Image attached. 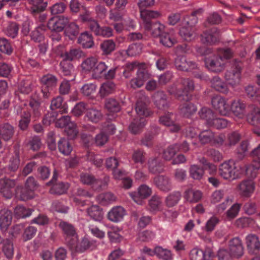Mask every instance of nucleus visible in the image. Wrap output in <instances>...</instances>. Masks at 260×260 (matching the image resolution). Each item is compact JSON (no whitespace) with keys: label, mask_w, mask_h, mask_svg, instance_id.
I'll use <instances>...</instances> for the list:
<instances>
[{"label":"nucleus","mask_w":260,"mask_h":260,"mask_svg":"<svg viewBox=\"0 0 260 260\" xmlns=\"http://www.w3.org/2000/svg\"><path fill=\"white\" fill-rule=\"evenodd\" d=\"M252 155L253 162L245 169L244 166L232 160L222 162L219 167V175L229 181L237 179L244 174L250 178H255L257 170L260 168V144L252 151Z\"/></svg>","instance_id":"obj_1"},{"label":"nucleus","mask_w":260,"mask_h":260,"mask_svg":"<svg viewBox=\"0 0 260 260\" xmlns=\"http://www.w3.org/2000/svg\"><path fill=\"white\" fill-rule=\"evenodd\" d=\"M233 54V52L229 48H220L206 59V66L211 72H221L224 70L227 60L230 59Z\"/></svg>","instance_id":"obj_2"},{"label":"nucleus","mask_w":260,"mask_h":260,"mask_svg":"<svg viewBox=\"0 0 260 260\" xmlns=\"http://www.w3.org/2000/svg\"><path fill=\"white\" fill-rule=\"evenodd\" d=\"M202 11V9H199L193 12L191 14L192 18L190 21L188 17L185 18L183 20H181L180 24L179 34L180 37L184 40L190 41L194 39L195 35L193 26L197 23V18L196 15L201 13Z\"/></svg>","instance_id":"obj_3"},{"label":"nucleus","mask_w":260,"mask_h":260,"mask_svg":"<svg viewBox=\"0 0 260 260\" xmlns=\"http://www.w3.org/2000/svg\"><path fill=\"white\" fill-rule=\"evenodd\" d=\"M83 71L90 73L95 78L101 77L108 68V66L103 61H99L94 57L85 59L81 63Z\"/></svg>","instance_id":"obj_4"},{"label":"nucleus","mask_w":260,"mask_h":260,"mask_svg":"<svg viewBox=\"0 0 260 260\" xmlns=\"http://www.w3.org/2000/svg\"><path fill=\"white\" fill-rule=\"evenodd\" d=\"M199 114L201 118L205 120L208 126L220 129L226 127L228 124V121L225 119L216 117L210 109L204 107L201 109Z\"/></svg>","instance_id":"obj_5"},{"label":"nucleus","mask_w":260,"mask_h":260,"mask_svg":"<svg viewBox=\"0 0 260 260\" xmlns=\"http://www.w3.org/2000/svg\"><path fill=\"white\" fill-rule=\"evenodd\" d=\"M194 88V84L192 80L189 79H181L177 85H173L168 89L169 92L174 95L178 98L183 100H187V93Z\"/></svg>","instance_id":"obj_6"},{"label":"nucleus","mask_w":260,"mask_h":260,"mask_svg":"<svg viewBox=\"0 0 260 260\" xmlns=\"http://www.w3.org/2000/svg\"><path fill=\"white\" fill-rule=\"evenodd\" d=\"M37 186L36 182L32 177H29L25 183V188L17 187L16 194L22 201H26L32 198L34 196V190Z\"/></svg>","instance_id":"obj_7"},{"label":"nucleus","mask_w":260,"mask_h":260,"mask_svg":"<svg viewBox=\"0 0 260 260\" xmlns=\"http://www.w3.org/2000/svg\"><path fill=\"white\" fill-rule=\"evenodd\" d=\"M213 108L222 116H229L231 114V102L220 95H216L212 99Z\"/></svg>","instance_id":"obj_8"},{"label":"nucleus","mask_w":260,"mask_h":260,"mask_svg":"<svg viewBox=\"0 0 260 260\" xmlns=\"http://www.w3.org/2000/svg\"><path fill=\"white\" fill-rule=\"evenodd\" d=\"M255 188V183L252 179L242 180L237 186V189L239 194L244 198H249L253 193Z\"/></svg>","instance_id":"obj_9"},{"label":"nucleus","mask_w":260,"mask_h":260,"mask_svg":"<svg viewBox=\"0 0 260 260\" xmlns=\"http://www.w3.org/2000/svg\"><path fill=\"white\" fill-rule=\"evenodd\" d=\"M59 227L66 235V240L68 244H74L78 242V236L72 225L64 221H61L59 223Z\"/></svg>","instance_id":"obj_10"},{"label":"nucleus","mask_w":260,"mask_h":260,"mask_svg":"<svg viewBox=\"0 0 260 260\" xmlns=\"http://www.w3.org/2000/svg\"><path fill=\"white\" fill-rule=\"evenodd\" d=\"M40 81L42 84L43 96L45 98H48L49 96V90L56 86L57 79L51 74H47L41 78Z\"/></svg>","instance_id":"obj_11"},{"label":"nucleus","mask_w":260,"mask_h":260,"mask_svg":"<svg viewBox=\"0 0 260 260\" xmlns=\"http://www.w3.org/2000/svg\"><path fill=\"white\" fill-rule=\"evenodd\" d=\"M246 104L237 99L231 102V113L239 119H243L246 116Z\"/></svg>","instance_id":"obj_12"},{"label":"nucleus","mask_w":260,"mask_h":260,"mask_svg":"<svg viewBox=\"0 0 260 260\" xmlns=\"http://www.w3.org/2000/svg\"><path fill=\"white\" fill-rule=\"evenodd\" d=\"M229 250L234 258H239L244 254V247L241 240L238 237L231 239L229 242Z\"/></svg>","instance_id":"obj_13"},{"label":"nucleus","mask_w":260,"mask_h":260,"mask_svg":"<svg viewBox=\"0 0 260 260\" xmlns=\"http://www.w3.org/2000/svg\"><path fill=\"white\" fill-rule=\"evenodd\" d=\"M68 22V19L66 17H53L49 19L47 26L52 31L60 32L65 27Z\"/></svg>","instance_id":"obj_14"},{"label":"nucleus","mask_w":260,"mask_h":260,"mask_svg":"<svg viewBox=\"0 0 260 260\" xmlns=\"http://www.w3.org/2000/svg\"><path fill=\"white\" fill-rule=\"evenodd\" d=\"M225 79L232 86L238 85L241 81L240 67L238 65L234 69L228 70L225 73Z\"/></svg>","instance_id":"obj_15"},{"label":"nucleus","mask_w":260,"mask_h":260,"mask_svg":"<svg viewBox=\"0 0 260 260\" xmlns=\"http://www.w3.org/2000/svg\"><path fill=\"white\" fill-rule=\"evenodd\" d=\"M15 185V180L8 178L0 179V190L4 197L7 199L11 198L13 194L11 189Z\"/></svg>","instance_id":"obj_16"},{"label":"nucleus","mask_w":260,"mask_h":260,"mask_svg":"<svg viewBox=\"0 0 260 260\" xmlns=\"http://www.w3.org/2000/svg\"><path fill=\"white\" fill-rule=\"evenodd\" d=\"M151 192L150 187L146 185H142L139 187L138 192L131 193L129 194L136 203L141 205L143 203L142 200L150 196Z\"/></svg>","instance_id":"obj_17"},{"label":"nucleus","mask_w":260,"mask_h":260,"mask_svg":"<svg viewBox=\"0 0 260 260\" xmlns=\"http://www.w3.org/2000/svg\"><path fill=\"white\" fill-rule=\"evenodd\" d=\"M245 243L249 252L254 254L260 249V241L258 237L253 234H249L245 237Z\"/></svg>","instance_id":"obj_18"},{"label":"nucleus","mask_w":260,"mask_h":260,"mask_svg":"<svg viewBox=\"0 0 260 260\" xmlns=\"http://www.w3.org/2000/svg\"><path fill=\"white\" fill-rule=\"evenodd\" d=\"M150 74L145 69H139L137 72V77L133 79L129 82V85L133 88L141 87L144 82L149 79Z\"/></svg>","instance_id":"obj_19"},{"label":"nucleus","mask_w":260,"mask_h":260,"mask_svg":"<svg viewBox=\"0 0 260 260\" xmlns=\"http://www.w3.org/2000/svg\"><path fill=\"white\" fill-rule=\"evenodd\" d=\"M176 68L181 71H189L197 68V64L192 61L187 60L184 56H178L175 59Z\"/></svg>","instance_id":"obj_20"},{"label":"nucleus","mask_w":260,"mask_h":260,"mask_svg":"<svg viewBox=\"0 0 260 260\" xmlns=\"http://www.w3.org/2000/svg\"><path fill=\"white\" fill-rule=\"evenodd\" d=\"M126 214L125 210L121 206L113 207L108 213L109 220L114 222L121 221Z\"/></svg>","instance_id":"obj_21"},{"label":"nucleus","mask_w":260,"mask_h":260,"mask_svg":"<svg viewBox=\"0 0 260 260\" xmlns=\"http://www.w3.org/2000/svg\"><path fill=\"white\" fill-rule=\"evenodd\" d=\"M12 220V213L8 209H3L0 211V228L3 232L7 231Z\"/></svg>","instance_id":"obj_22"},{"label":"nucleus","mask_w":260,"mask_h":260,"mask_svg":"<svg viewBox=\"0 0 260 260\" xmlns=\"http://www.w3.org/2000/svg\"><path fill=\"white\" fill-rule=\"evenodd\" d=\"M140 14L145 29L150 28V26L152 23L150 21L151 19L157 18L160 15L158 11H151L147 9L140 10Z\"/></svg>","instance_id":"obj_23"},{"label":"nucleus","mask_w":260,"mask_h":260,"mask_svg":"<svg viewBox=\"0 0 260 260\" xmlns=\"http://www.w3.org/2000/svg\"><path fill=\"white\" fill-rule=\"evenodd\" d=\"M175 115L172 113H168L161 116L159 118V122L167 126L170 127V131L173 132H177L180 127L174 123Z\"/></svg>","instance_id":"obj_24"},{"label":"nucleus","mask_w":260,"mask_h":260,"mask_svg":"<svg viewBox=\"0 0 260 260\" xmlns=\"http://www.w3.org/2000/svg\"><path fill=\"white\" fill-rule=\"evenodd\" d=\"M146 99L145 96H143L142 100L138 101L136 104V111L137 115V118L140 120H142V118L145 119V118L150 114V112L147 108L146 103L144 102L146 100Z\"/></svg>","instance_id":"obj_25"},{"label":"nucleus","mask_w":260,"mask_h":260,"mask_svg":"<svg viewBox=\"0 0 260 260\" xmlns=\"http://www.w3.org/2000/svg\"><path fill=\"white\" fill-rule=\"evenodd\" d=\"M189 257L190 260H207L213 258L211 252L206 253L198 247L193 248L190 250Z\"/></svg>","instance_id":"obj_26"},{"label":"nucleus","mask_w":260,"mask_h":260,"mask_svg":"<svg viewBox=\"0 0 260 260\" xmlns=\"http://www.w3.org/2000/svg\"><path fill=\"white\" fill-rule=\"evenodd\" d=\"M91 30L98 36L110 37L112 36V29L108 27H100L96 21H93L90 25Z\"/></svg>","instance_id":"obj_27"},{"label":"nucleus","mask_w":260,"mask_h":260,"mask_svg":"<svg viewBox=\"0 0 260 260\" xmlns=\"http://www.w3.org/2000/svg\"><path fill=\"white\" fill-rule=\"evenodd\" d=\"M154 183L160 190L167 192L172 188L170 179L164 176H158L154 178Z\"/></svg>","instance_id":"obj_28"},{"label":"nucleus","mask_w":260,"mask_h":260,"mask_svg":"<svg viewBox=\"0 0 260 260\" xmlns=\"http://www.w3.org/2000/svg\"><path fill=\"white\" fill-rule=\"evenodd\" d=\"M103 117L101 112L95 108L88 109L84 118L93 123L100 121Z\"/></svg>","instance_id":"obj_29"},{"label":"nucleus","mask_w":260,"mask_h":260,"mask_svg":"<svg viewBox=\"0 0 260 260\" xmlns=\"http://www.w3.org/2000/svg\"><path fill=\"white\" fill-rule=\"evenodd\" d=\"M87 213L95 221L100 222L103 219L104 213L102 209L98 206L93 205L88 208Z\"/></svg>","instance_id":"obj_30"},{"label":"nucleus","mask_w":260,"mask_h":260,"mask_svg":"<svg viewBox=\"0 0 260 260\" xmlns=\"http://www.w3.org/2000/svg\"><path fill=\"white\" fill-rule=\"evenodd\" d=\"M32 13H39L44 11L47 6L44 0H27Z\"/></svg>","instance_id":"obj_31"},{"label":"nucleus","mask_w":260,"mask_h":260,"mask_svg":"<svg viewBox=\"0 0 260 260\" xmlns=\"http://www.w3.org/2000/svg\"><path fill=\"white\" fill-rule=\"evenodd\" d=\"M211 84L215 90L220 92L227 93L229 91L227 85L218 76H215L212 78Z\"/></svg>","instance_id":"obj_32"},{"label":"nucleus","mask_w":260,"mask_h":260,"mask_svg":"<svg viewBox=\"0 0 260 260\" xmlns=\"http://www.w3.org/2000/svg\"><path fill=\"white\" fill-rule=\"evenodd\" d=\"M116 200V196L112 193L108 192L99 195L96 198L98 203L102 205H107L113 203Z\"/></svg>","instance_id":"obj_33"},{"label":"nucleus","mask_w":260,"mask_h":260,"mask_svg":"<svg viewBox=\"0 0 260 260\" xmlns=\"http://www.w3.org/2000/svg\"><path fill=\"white\" fill-rule=\"evenodd\" d=\"M78 43L85 48H90L94 45L92 36L87 32L81 34L78 38Z\"/></svg>","instance_id":"obj_34"},{"label":"nucleus","mask_w":260,"mask_h":260,"mask_svg":"<svg viewBox=\"0 0 260 260\" xmlns=\"http://www.w3.org/2000/svg\"><path fill=\"white\" fill-rule=\"evenodd\" d=\"M202 193L198 190L189 188L186 190L184 193V198L189 202H197L202 198Z\"/></svg>","instance_id":"obj_35"},{"label":"nucleus","mask_w":260,"mask_h":260,"mask_svg":"<svg viewBox=\"0 0 260 260\" xmlns=\"http://www.w3.org/2000/svg\"><path fill=\"white\" fill-rule=\"evenodd\" d=\"M149 171L153 174L160 173L163 171L162 166L157 157L151 158L148 161Z\"/></svg>","instance_id":"obj_36"},{"label":"nucleus","mask_w":260,"mask_h":260,"mask_svg":"<svg viewBox=\"0 0 260 260\" xmlns=\"http://www.w3.org/2000/svg\"><path fill=\"white\" fill-rule=\"evenodd\" d=\"M13 127L9 124H4L0 128V136L5 141H8L14 135Z\"/></svg>","instance_id":"obj_37"},{"label":"nucleus","mask_w":260,"mask_h":260,"mask_svg":"<svg viewBox=\"0 0 260 260\" xmlns=\"http://www.w3.org/2000/svg\"><path fill=\"white\" fill-rule=\"evenodd\" d=\"M247 120L248 123L257 126L260 124V109L255 107L250 114L247 115Z\"/></svg>","instance_id":"obj_38"},{"label":"nucleus","mask_w":260,"mask_h":260,"mask_svg":"<svg viewBox=\"0 0 260 260\" xmlns=\"http://www.w3.org/2000/svg\"><path fill=\"white\" fill-rule=\"evenodd\" d=\"M79 32L78 26L75 23H71L65 28L64 34L71 40H74Z\"/></svg>","instance_id":"obj_39"},{"label":"nucleus","mask_w":260,"mask_h":260,"mask_svg":"<svg viewBox=\"0 0 260 260\" xmlns=\"http://www.w3.org/2000/svg\"><path fill=\"white\" fill-rule=\"evenodd\" d=\"M153 99L154 103L158 109H165L167 107L166 97L163 91H159L155 93Z\"/></svg>","instance_id":"obj_40"},{"label":"nucleus","mask_w":260,"mask_h":260,"mask_svg":"<svg viewBox=\"0 0 260 260\" xmlns=\"http://www.w3.org/2000/svg\"><path fill=\"white\" fill-rule=\"evenodd\" d=\"M142 120L136 118L133 122H132L129 126V131L133 134H138L146 124V119L141 118Z\"/></svg>","instance_id":"obj_41"},{"label":"nucleus","mask_w":260,"mask_h":260,"mask_svg":"<svg viewBox=\"0 0 260 260\" xmlns=\"http://www.w3.org/2000/svg\"><path fill=\"white\" fill-rule=\"evenodd\" d=\"M156 256L163 260H172L173 254L170 250L167 248H164L161 246L155 247Z\"/></svg>","instance_id":"obj_42"},{"label":"nucleus","mask_w":260,"mask_h":260,"mask_svg":"<svg viewBox=\"0 0 260 260\" xmlns=\"http://www.w3.org/2000/svg\"><path fill=\"white\" fill-rule=\"evenodd\" d=\"M190 176L196 180L201 179L204 174V170L197 165H192L189 169Z\"/></svg>","instance_id":"obj_43"},{"label":"nucleus","mask_w":260,"mask_h":260,"mask_svg":"<svg viewBox=\"0 0 260 260\" xmlns=\"http://www.w3.org/2000/svg\"><path fill=\"white\" fill-rule=\"evenodd\" d=\"M146 29L150 31L154 37H160L161 35L165 33V25L159 22H156L151 24L149 29Z\"/></svg>","instance_id":"obj_44"},{"label":"nucleus","mask_w":260,"mask_h":260,"mask_svg":"<svg viewBox=\"0 0 260 260\" xmlns=\"http://www.w3.org/2000/svg\"><path fill=\"white\" fill-rule=\"evenodd\" d=\"M82 55V52L80 49H73L69 52H65L61 54L63 61H72L74 59L80 58Z\"/></svg>","instance_id":"obj_45"},{"label":"nucleus","mask_w":260,"mask_h":260,"mask_svg":"<svg viewBox=\"0 0 260 260\" xmlns=\"http://www.w3.org/2000/svg\"><path fill=\"white\" fill-rule=\"evenodd\" d=\"M115 85L112 82H106L103 83L100 88L99 93L101 96H105L113 93L115 90Z\"/></svg>","instance_id":"obj_46"},{"label":"nucleus","mask_w":260,"mask_h":260,"mask_svg":"<svg viewBox=\"0 0 260 260\" xmlns=\"http://www.w3.org/2000/svg\"><path fill=\"white\" fill-rule=\"evenodd\" d=\"M50 108L52 110L61 108L63 112H68V106L63 102V99L60 96H58L52 100Z\"/></svg>","instance_id":"obj_47"},{"label":"nucleus","mask_w":260,"mask_h":260,"mask_svg":"<svg viewBox=\"0 0 260 260\" xmlns=\"http://www.w3.org/2000/svg\"><path fill=\"white\" fill-rule=\"evenodd\" d=\"M58 145L60 152L64 155L70 154L73 149L68 140L64 138L59 141Z\"/></svg>","instance_id":"obj_48"},{"label":"nucleus","mask_w":260,"mask_h":260,"mask_svg":"<svg viewBox=\"0 0 260 260\" xmlns=\"http://www.w3.org/2000/svg\"><path fill=\"white\" fill-rule=\"evenodd\" d=\"M181 198L179 192L175 191L169 194L166 199V204L168 207H172L176 205Z\"/></svg>","instance_id":"obj_49"},{"label":"nucleus","mask_w":260,"mask_h":260,"mask_svg":"<svg viewBox=\"0 0 260 260\" xmlns=\"http://www.w3.org/2000/svg\"><path fill=\"white\" fill-rule=\"evenodd\" d=\"M219 222V218L216 216H212L206 221L204 226V230L206 232L210 233L214 230Z\"/></svg>","instance_id":"obj_50"},{"label":"nucleus","mask_w":260,"mask_h":260,"mask_svg":"<svg viewBox=\"0 0 260 260\" xmlns=\"http://www.w3.org/2000/svg\"><path fill=\"white\" fill-rule=\"evenodd\" d=\"M69 184L66 183H59L53 185L50 192L53 194H61L66 192L69 188Z\"/></svg>","instance_id":"obj_51"},{"label":"nucleus","mask_w":260,"mask_h":260,"mask_svg":"<svg viewBox=\"0 0 260 260\" xmlns=\"http://www.w3.org/2000/svg\"><path fill=\"white\" fill-rule=\"evenodd\" d=\"M32 210L27 209L23 206H18L15 209V215L18 218H23L29 216L32 213Z\"/></svg>","instance_id":"obj_52"},{"label":"nucleus","mask_w":260,"mask_h":260,"mask_svg":"<svg viewBox=\"0 0 260 260\" xmlns=\"http://www.w3.org/2000/svg\"><path fill=\"white\" fill-rule=\"evenodd\" d=\"M96 86L94 83H87L84 84L81 88L82 94L86 96H92L95 92Z\"/></svg>","instance_id":"obj_53"},{"label":"nucleus","mask_w":260,"mask_h":260,"mask_svg":"<svg viewBox=\"0 0 260 260\" xmlns=\"http://www.w3.org/2000/svg\"><path fill=\"white\" fill-rule=\"evenodd\" d=\"M21 119L20 120L19 126L21 129H25L29 123L30 114L25 109H23L22 112L20 114Z\"/></svg>","instance_id":"obj_54"},{"label":"nucleus","mask_w":260,"mask_h":260,"mask_svg":"<svg viewBox=\"0 0 260 260\" xmlns=\"http://www.w3.org/2000/svg\"><path fill=\"white\" fill-rule=\"evenodd\" d=\"M3 251L6 256L10 258L14 254V248L13 243L9 240H5L3 243Z\"/></svg>","instance_id":"obj_55"},{"label":"nucleus","mask_w":260,"mask_h":260,"mask_svg":"<svg viewBox=\"0 0 260 260\" xmlns=\"http://www.w3.org/2000/svg\"><path fill=\"white\" fill-rule=\"evenodd\" d=\"M198 137L202 144H206L210 142L214 138V135L211 131L206 130L201 132Z\"/></svg>","instance_id":"obj_56"},{"label":"nucleus","mask_w":260,"mask_h":260,"mask_svg":"<svg viewBox=\"0 0 260 260\" xmlns=\"http://www.w3.org/2000/svg\"><path fill=\"white\" fill-rule=\"evenodd\" d=\"M105 107L110 112H117L120 109L119 103L113 99H109L106 100Z\"/></svg>","instance_id":"obj_57"},{"label":"nucleus","mask_w":260,"mask_h":260,"mask_svg":"<svg viewBox=\"0 0 260 260\" xmlns=\"http://www.w3.org/2000/svg\"><path fill=\"white\" fill-rule=\"evenodd\" d=\"M178 151H179L178 144L171 145L164 151L163 157L166 160H170Z\"/></svg>","instance_id":"obj_58"},{"label":"nucleus","mask_w":260,"mask_h":260,"mask_svg":"<svg viewBox=\"0 0 260 260\" xmlns=\"http://www.w3.org/2000/svg\"><path fill=\"white\" fill-rule=\"evenodd\" d=\"M160 42L167 47H172L176 42V40L169 34L164 33L160 37Z\"/></svg>","instance_id":"obj_59"},{"label":"nucleus","mask_w":260,"mask_h":260,"mask_svg":"<svg viewBox=\"0 0 260 260\" xmlns=\"http://www.w3.org/2000/svg\"><path fill=\"white\" fill-rule=\"evenodd\" d=\"M18 26L15 22H10L5 29L6 34L13 38L17 36L18 31Z\"/></svg>","instance_id":"obj_60"},{"label":"nucleus","mask_w":260,"mask_h":260,"mask_svg":"<svg viewBox=\"0 0 260 260\" xmlns=\"http://www.w3.org/2000/svg\"><path fill=\"white\" fill-rule=\"evenodd\" d=\"M85 110H88L87 105L84 102H79L74 106L72 112L74 116L79 117L83 114Z\"/></svg>","instance_id":"obj_61"},{"label":"nucleus","mask_w":260,"mask_h":260,"mask_svg":"<svg viewBox=\"0 0 260 260\" xmlns=\"http://www.w3.org/2000/svg\"><path fill=\"white\" fill-rule=\"evenodd\" d=\"M241 208V205L238 203H235L226 211V217L229 219H232L236 217L239 213Z\"/></svg>","instance_id":"obj_62"},{"label":"nucleus","mask_w":260,"mask_h":260,"mask_svg":"<svg viewBox=\"0 0 260 260\" xmlns=\"http://www.w3.org/2000/svg\"><path fill=\"white\" fill-rule=\"evenodd\" d=\"M254 223V220L249 217H241L235 221V225L241 228H246Z\"/></svg>","instance_id":"obj_63"},{"label":"nucleus","mask_w":260,"mask_h":260,"mask_svg":"<svg viewBox=\"0 0 260 260\" xmlns=\"http://www.w3.org/2000/svg\"><path fill=\"white\" fill-rule=\"evenodd\" d=\"M197 111L195 106L191 103L185 104L180 109L181 114L186 117L189 116Z\"/></svg>","instance_id":"obj_64"}]
</instances>
